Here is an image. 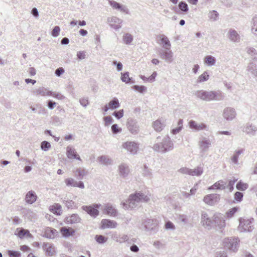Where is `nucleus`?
I'll list each match as a JSON object with an SVG mask.
<instances>
[{
    "label": "nucleus",
    "instance_id": "f257e3e1",
    "mask_svg": "<svg viewBox=\"0 0 257 257\" xmlns=\"http://www.w3.org/2000/svg\"><path fill=\"white\" fill-rule=\"evenodd\" d=\"M174 148L173 141L169 136H166L162 139L160 137L157 138L152 149L156 152L165 154L173 150Z\"/></svg>",
    "mask_w": 257,
    "mask_h": 257
},
{
    "label": "nucleus",
    "instance_id": "f03ea898",
    "mask_svg": "<svg viewBox=\"0 0 257 257\" xmlns=\"http://www.w3.org/2000/svg\"><path fill=\"white\" fill-rule=\"evenodd\" d=\"M194 95L203 101H221L224 99L225 95L220 90L212 91L199 90L195 92Z\"/></svg>",
    "mask_w": 257,
    "mask_h": 257
},
{
    "label": "nucleus",
    "instance_id": "7ed1b4c3",
    "mask_svg": "<svg viewBox=\"0 0 257 257\" xmlns=\"http://www.w3.org/2000/svg\"><path fill=\"white\" fill-rule=\"evenodd\" d=\"M149 200L150 197L145 194L136 192L130 195L128 199L123 203V206L126 209H133L140 205L141 202H147Z\"/></svg>",
    "mask_w": 257,
    "mask_h": 257
},
{
    "label": "nucleus",
    "instance_id": "20e7f679",
    "mask_svg": "<svg viewBox=\"0 0 257 257\" xmlns=\"http://www.w3.org/2000/svg\"><path fill=\"white\" fill-rule=\"evenodd\" d=\"M239 221V224L238 226V230L240 232H251L254 229L253 218L246 219L240 218Z\"/></svg>",
    "mask_w": 257,
    "mask_h": 257
},
{
    "label": "nucleus",
    "instance_id": "39448f33",
    "mask_svg": "<svg viewBox=\"0 0 257 257\" xmlns=\"http://www.w3.org/2000/svg\"><path fill=\"white\" fill-rule=\"evenodd\" d=\"M146 231L156 233L159 230V222L157 219L147 218L143 222Z\"/></svg>",
    "mask_w": 257,
    "mask_h": 257
},
{
    "label": "nucleus",
    "instance_id": "423d86ee",
    "mask_svg": "<svg viewBox=\"0 0 257 257\" xmlns=\"http://www.w3.org/2000/svg\"><path fill=\"white\" fill-rule=\"evenodd\" d=\"M238 242L237 238L227 237L223 239V244L225 248L235 252L237 250Z\"/></svg>",
    "mask_w": 257,
    "mask_h": 257
},
{
    "label": "nucleus",
    "instance_id": "0eeeda50",
    "mask_svg": "<svg viewBox=\"0 0 257 257\" xmlns=\"http://www.w3.org/2000/svg\"><path fill=\"white\" fill-rule=\"evenodd\" d=\"M178 172L190 176H200L203 173V168L201 166H197L194 169H191L187 167H182L178 170Z\"/></svg>",
    "mask_w": 257,
    "mask_h": 257
},
{
    "label": "nucleus",
    "instance_id": "6e6552de",
    "mask_svg": "<svg viewBox=\"0 0 257 257\" xmlns=\"http://www.w3.org/2000/svg\"><path fill=\"white\" fill-rule=\"evenodd\" d=\"M126 127L129 132L132 134H138L140 131V125L137 120L132 118H129L126 122Z\"/></svg>",
    "mask_w": 257,
    "mask_h": 257
},
{
    "label": "nucleus",
    "instance_id": "1a4fd4ad",
    "mask_svg": "<svg viewBox=\"0 0 257 257\" xmlns=\"http://www.w3.org/2000/svg\"><path fill=\"white\" fill-rule=\"evenodd\" d=\"M159 55L161 59L168 63H171L174 61L173 53L170 49L161 50Z\"/></svg>",
    "mask_w": 257,
    "mask_h": 257
},
{
    "label": "nucleus",
    "instance_id": "9d476101",
    "mask_svg": "<svg viewBox=\"0 0 257 257\" xmlns=\"http://www.w3.org/2000/svg\"><path fill=\"white\" fill-rule=\"evenodd\" d=\"M236 115V112L234 108L231 107H225L223 111L222 116L227 121L233 120Z\"/></svg>",
    "mask_w": 257,
    "mask_h": 257
},
{
    "label": "nucleus",
    "instance_id": "9b49d317",
    "mask_svg": "<svg viewBox=\"0 0 257 257\" xmlns=\"http://www.w3.org/2000/svg\"><path fill=\"white\" fill-rule=\"evenodd\" d=\"M220 195L217 194H211L206 195L203 199L204 202L209 205H214L219 202Z\"/></svg>",
    "mask_w": 257,
    "mask_h": 257
},
{
    "label": "nucleus",
    "instance_id": "f8f14e48",
    "mask_svg": "<svg viewBox=\"0 0 257 257\" xmlns=\"http://www.w3.org/2000/svg\"><path fill=\"white\" fill-rule=\"evenodd\" d=\"M122 147L133 155L137 153L139 149V145L135 142H126L122 144Z\"/></svg>",
    "mask_w": 257,
    "mask_h": 257
},
{
    "label": "nucleus",
    "instance_id": "ddd939ff",
    "mask_svg": "<svg viewBox=\"0 0 257 257\" xmlns=\"http://www.w3.org/2000/svg\"><path fill=\"white\" fill-rule=\"evenodd\" d=\"M100 206L99 204H95L93 206H83L82 209L87 212L91 216L96 217L99 214V211L97 210Z\"/></svg>",
    "mask_w": 257,
    "mask_h": 257
},
{
    "label": "nucleus",
    "instance_id": "4468645a",
    "mask_svg": "<svg viewBox=\"0 0 257 257\" xmlns=\"http://www.w3.org/2000/svg\"><path fill=\"white\" fill-rule=\"evenodd\" d=\"M213 224L220 229H223L226 225L224 217L222 214H216L213 216Z\"/></svg>",
    "mask_w": 257,
    "mask_h": 257
},
{
    "label": "nucleus",
    "instance_id": "2eb2a0df",
    "mask_svg": "<svg viewBox=\"0 0 257 257\" xmlns=\"http://www.w3.org/2000/svg\"><path fill=\"white\" fill-rule=\"evenodd\" d=\"M122 20L116 17L113 16L107 18V22L111 28L115 30H118L121 28L120 24L122 23Z\"/></svg>",
    "mask_w": 257,
    "mask_h": 257
},
{
    "label": "nucleus",
    "instance_id": "dca6fc26",
    "mask_svg": "<svg viewBox=\"0 0 257 257\" xmlns=\"http://www.w3.org/2000/svg\"><path fill=\"white\" fill-rule=\"evenodd\" d=\"M201 223L206 228L210 229L213 224V220H212L209 217L208 214L205 212H202L201 213Z\"/></svg>",
    "mask_w": 257,
    "mask_h": 257
},
{
    "label": "nucleus",
    "instance_id": "f3484780",
    "mask_svg": "<svg viewBox=\"0 0 257 257\" xmlns=\"http://www.w3.org/2000/svg\"><path fill=\"white\" fill-rule=\"evenodd\" d=\"M130 168L128 165L125 163H121L118 167V172L120 177L125 178L130 173Z\"/></svg>",
    "mask_w": 257,
    "mask_h": 257
},
{
    "label": "nucleus",
    "instance_id": "a211bd4d",
    "mask_svg": "<svg viewBox=\"0 0 257 257\" xmlns=\"http://www.w3.org/2000/svg\"><path fill=\"white\" fill-rule=\"evenodd\" d=\"M66 185L68 187H77L81 189L84 188V183L82 181L77 182L72 178H67L64 180Z\"/></svg>",
    "mask_w": 257,
    "mask_h": 257
},
{
    "label": "nucleus",
    "instance_id": "6ab92c4d",
    "mask_svg": "<svg viewBox=\"0 0 257 257\" xmlns=\"http://www.w3.org/2000/svg\"><path fill=\"white\" fill-rule=\"evenodd\" d=\"M227 36L229 40L233 43H237L240 42V35L234 29H229L227 33Z\"/></svg>",
    "mask_w": 257,
    "mask_h": 257
},
{
    "label": "nucleus",
    "instance_id": "aec40b11",
    "mask_svg": "<svg viewBox=\"0 0 257 257\" xmlns=\"http://www.w3.org/2000/svg\"><path fill=\"white\" fill-rule=\"evenodd\" d=\"M166 126V120L161 118L155 120L153 123L154 130L158 132L162 131Z\"/></svg>",
    "mask_w": 257,
    "mask_h": 257
},
{
    "label": "nucleus",
    "instance_id": "412c9836",
    "mask_svg": "<svg viewBox=\"0 0 257 257\" xmlns=\"http://www.w3.org/2000/svg\"><path fill=\"white\" fill-rule=\"evenodd\" d=\"M160 41V44L165 49H170L171 47V44L168 38L164 34L160 35L158 36Z\"/></svg>",
    "mask_w": 257,
    "mask_h": 257
},
{
    "label": "nucleus",
    "instance_id": "4be33fe9",
    "mask_svg": "<svg viewBox=\"0 0 257 257\" xmlns=\"http://www.w3.org/2000/svg\"><path fill=\"white\" fill-rule=\"evenodd\" d=\"M189 127L196 131H200L205 130L207 127V125L203 123H198L194 120H191L189 122Z\"/></svg>",
    "mask_w": 257,
    "mask_h": 257
},
{
    "label": "nucleus",
    "instance_id": "5701e85b",
    "mask_svg": "<svg viewBox=\"0 0 257 257\" xmlns=\"http://www.w3.org/2000/svg\"><path fill=\"white\" fill-rule=\"evenodd\" d=\"M66 155L69 159H76L79 161H81L80 157L75 151V149L71 146H68L66 148Z\"/></svg>",
    "mask_w": 257,
    "mask_h": 257
},
{
    "label": "nucleus",
    "instance_id": "b1692460",
    "mask_svg": "<svg viewBox=\"0 0 257 257\" xmlns=\"http://www.w3.org/2000/svg\"><path fill=\"white\" fill-rule=\"evenodd\" d=\"M81 220V218L77 214H72L67 216L65 218V222L67 224H73L80 223Z\"/></svg>",
    "mask_w": 257,
    "mask_h": 257
},
{
    "label": "nucleus",
    "instance_id": "393cba45",
    "mask_svg": "<svg viewBox=\"0 0 257 257\" xmlns=\"http://www.w3.org/2000/svg\"><path fill=\"white\" fill-rule=\"evenodd\" d=\"M242 131L250 135H254L257 131V127L251 123H247L243 127Z\"/></svg>",
    "mask_w": 257,
    "mask_h": 257
},
{
    "label": "nucleus",
    "instance_id": "a878e982",
    "mask_svg": "<svg viewBox=\"0 0 257 257\" xmlns=\"http://www.w3.org/2000/svg\"><path fill=\"white\" fill-rule=\"evenodd\" d=\"M211 145V141L206 139L203 138L201 141L199 142V145L200 147V149L202 152H206L209 148L210 147Z\"/></svg>",
    "mask_w": 257,
    "mask_h": 257
},
{
    "label": "nucleus",
    "instance_id": "bb28decb",
    "mask_svg": "<svg viewBox=\"0 0 257 257\" xmlns=\"http://www.w3.org/2000/svg\"><path fill=\"white\" fill-rule=\"evenodd\" d=\"M101 223L102 228H114L117 226L115 221L107 219H102Z\"/></svg>",
    "mask_w": 257,
    "mask_h": 257
},
{
    "label": "nucleus",
    "instance_id": "cd10ccee",
    "mask_svg": "<svg viewBox=\"0 0 257 257\" xmlns=\"http://www.w3.org/2000/svg\"><path fill=\"white\" fill-rule=\"evenodd\" d=\"M42 247L48 256H53L56 253L55 247L51 243H44Z\"/></svg>",
    "mask_w": 257,
    "mask_h": 257
},
{
    "label": "nucleus",
    "instance_id": "c85d7f7f",
    "mask_svg": "<svg viewBox=\"0 0 257 257\" xmlns=\"http://www.w3.org/2000/svg\"><path fill=\"white\" fill-rule=\"evenodd\" d=\"M74 175L79 180L83 179V177L88 174V172L82 168H77L73 171Z\"/></svg>",
    "mask_w": 257,
    "mask_h": 257
},
{
    "label": "nucleus",
    "instance_id": "c756f323",
    "mask_svg": "<svg viewBox=\"0 0 257 257\" xmlns=\"http://www.w3.org/2000/svg\"><path fill=\"white\" fill-rule=\"evenodd\" d=\"M226 187V182L220 180L208 188L209 190H224Z\"/></svg>",
    "mask_w": 257,
    "mask_h": 257
},
{
    "label": "nucleus",
    "instance_id": "7c9ffc66",
    "mask_svg": "<svg viewBox=\"0 0 257 257\" xmlns=\"http://www.w3.org/2000/svg\"><path fill=\"white\" fill-rule=\"evenodd\" d=\"M37 198V196L35 192L33 191H29L26 195V202L29 204H33L34 203Z\"/></svg>",
    "mask_w": 257,
    "mask_h": 257
},
{
    "label": "nucleus",
    "instance_id": "2f4dec72",
    "mask_svg": "<svg viewBox=\"0 0 257 257\" xmlns=\"http://www.w3.org/2000/svg\"><path fill=\"white\" fill-rule=\"evenodd\" d=\"M57 233V231L56 229L48 227L45 229L43 236L48 238H54Z\"/></svg>",
    "mask_w": 257,
    "mask_h": 257
},
{
    "label": "nucleus",
    "instance_id": "473e14b6",
    "mask_svg": "<svg viewBox=\"0 0 257 257\" xmlns=\"http://www.w3.org/2000/svg\"><path fill=\"white\" fill-rule=\"evenodd\" d=\"M109 3L113 9L119 10L121 12L127 13V9L126 8V7L121 5L116 2L113 1H109Z\"/></svg>",
    "mask_w": 257,
    "mask_h": 257
},
{
    "label": "nucleus",
    "instance_id": "72a5a7b5",
    "mask_svg": "<svg viewBox=\"0 0 257 257\" xmlns=\"http://www.w3.org/2000/svg\"><path fill=\"white\" fill-rule=\"evenodd\" d=\"M60 232L64 237H67L73 235L75 230L71 227H62L60 229Z\"/></svg>",
    "mask_w": 257,
    "mask_h": 257
},
{
    "label": "nucleus",
    "instance_id": "f704fd0d",
    "mask_svg": "<svg viewBox=\"0 0 257 257\" xmlns=\"http://www.w3.org/2000/svg\"><path fill=\"white\" fill-rule=\"evenodd\" d=\"M51 93V91L43 87H40L34 91V94L36 95H40L43 96H50Z\"/></svg>",
    "mask_w": 257,
    "mask_h": 257
},
{
    "label": "nucleus",
    "instance_id": "c9c22d12",
    "mask_svg": "<svg viewBox=\"0 0 257 257\" xmlns=\"http://www.w3.org/2000/svg\"><path fill=\"white\" fill-rule=\"evenodd\" d=\"M244 152V149L243 148L236 150L234 151L233 155L231 158L232 162L235 164H238V157L239 156L242 154Z\"/></svg>",
    "mask_w": 257,
    "mask_h": 257
},
{
    "label": "nucleus",
    "instance_id": "e433bc0d",
    "mask_svg": "<svg viewBox=\"0 0 257 257\" xmlns=\"http://www.w3.org/2000/svg\"><path fill=\"white\" fill-rule=\"evenodd\" d=\"M105 212L107 215L115 217L117 215V210L112 205H107L105 207Z\"/></svg>",
    "mask_w": 257,
    "mask_h": 257
},
{
    "label": "nucleus",
    "instance_id": "4c0bfd02",
    "mask_svg": "<svg viewBox=\"0 0 257 257\" xmlns=\"http://www.w3.org/2000/svg\"><path fill=\"white\" fill-rule=\"evenodd\" d=\"M251 32L254 36H257V15L253 17L251 21Z\"/></svg>",
    "mask_w": 257,
    "mask_h": 257
},
{
    "label": "nucleus",
    "instance_id": "58836bf2",
    "mask_svg": "<svg viewBox=\"0 0 257 257\" xmlns=\"http://www.w3.org/2000/svg\"><path fill=\"white\" fill-rule=\"evenodd\" d=\"M99 163L107 166L112 164V160L107 156H101L98 158Z\"/></svg>",
    "mask_w": 257,
    "mask_h": 257
},
{
    "label": "nucleus",
    "instance_id": "ea45409f",
    "mask_svg": "<svg viewBox=\"0 0 257 257\" xmlns=\"http://www.w3.org/2000/svg\"><path fill=\"white\" fill-rule=\"evenodd\" d=\"M142 175L147 177L149 179H152L153 177L152 171L146 165H144L142 171Z\"/></svg>",
    "mask_w": 257,
    "mask_h": 257
},
{
    "label": "nucleus",
    "instance_id": "a19ab883",
    "mask_svg": "<svg viewBox=\"0 0 257 257\" xmlns=\"http://www.w3.org/2000/svg\"><path fill=\"white\" fill-rule=\"evenodd\" d=\"M204 62L209 66H212L215 65L216 59L211 55H207L204 58Z\"/></svg>",
    "mask_w": 257,
    "mask_h": 257
},
{
    "label": "nucleus",
    "instance_id": "79ce46f5",
    "mask_svg": "<svg viewBox=\"0 0 257 257\" xmlns=\"http://www.w3.org/2000/svg\"><path fill=\"white\" fill-rule=\"evenodd\" d=\"M246 70L254 76H257V65L254 63L250 62L247 67Z\"/></svg>",
    "mask_w": 257,
    "mask_h": 257
},
{
    "label": "nucleus",
    "instance_id": "37998d69",
    "mask_svg": "<svg viewBox=\"0 0 257 257\" xmlns=\"http://www.w3.org/2000/svg\"><path fill=\"white\" fill-rule=\"evenodd\" d=\"M109 107V108L111 109H115L118 108L120 106V103L119 102L118 99L114 97L111 100H110L108 103L107 104Z\"/></svg>",
    "mask_w": 257,
    "mask_h": 257
},
{
    "label": "nucleus",
    "instance_id": "c03bdc74",
    "mask_svg": "<svg viewBox=\"0 0 257 257\" xmlns=\"http://www.w3.org/2000/svg\"><path fill=\"white\" fill-rule=\"evenodd\" d=\"M133 39V36L130 33H125L122 36L123 42L126 45H130Z\"/></svg>",
    "mask_w": 257,
    "mask_h": 257
},
{
    "label": "nucleus",
    "instance_id": "a18cd8bd",
    "mask_svg": "<svg viewBox=\"0 0 257 257\" xmlns=\"http://www.w3.org/2000/svg\"><path fill=\"white\" fill-rule=\"evenodd\" d=\"M63 203L65 205L66 207L68 209H69V208L72 209L73 207H75V202L67 197H65L63 198Z\"/></svg>",
    "mask_w": 257,
    "mask_h": 257
},
{
    "label": "nucleus",
    "instance_id": "49530a36",
    "mask_svg": "<svg viewBox=\"0 0 257 257\" xmlns=\"http://www.w3.org/2000/svg\"><path fill=\"white\" fill-rule=\"evenodd\" d=\"M209 75L207 71H204L201 75H200L197 80V83H200L208 80Z\"/></svg>",
    "mask_w": 257,
    "mask_h": 257
},
{
    "label": "nucleus",
    "instance_id": "de8ad7c7",
    "mask_svg": "<svg viewBox=\"0 0 257 257\" xmlns=\"http://www.w3.org/2000/svg\"><path fill=\"white\" fill-rule=\"evenodd\" d=\"M50 210L55 214L60 215L61 214V206L59 204H55L50 206Z\"/></svg>",
    "mask_w": 257,
    "mask_h": 257
},
{
    "label": "nucleus",
    "instance_id": "09e8293b",
    "mask_svg": "<svg viewBox=\"0 0 257 257\" xmlns=\"http://www.w3.org/2000/svg\"><path fill=\"white\" fill-rule=\"evenodd\" d=\"M121 80L122 82L126 83L130 82L134 83V81H132V78L129 77V73L128 72H126L124 73H121Z\"/></svg>",
    "mask_w": 257,
    "mask_h": 257
},
{
    "label": "nucleus",
    "instance_id": "8fccbe9b",
    "mask_svg": "<svg viewBox=\"0 0 257 257\" xmlns=\"http://www.w3.org/2000/svg\"><path fill=\"white\" fill-rule=\"evenodd\" d=\"M248 187V185L247 183H243L241 181H239L237 182L236 188L237 190L240 191H245Z\"/></svg>",
    "mask_w": 257,
    "mask_h": 257
},
{
    "label": "nucleus",
    "instance_id": "3c124183",
    "mask_svg": "<svg viewBox=\"0 0 257 257\" xmlns=\"http://www.w3.org/2000/svg\"><path fill=\"white\" fill-rule=\"evenodd\" d=\"M178 7L183 13L186 14L188 12L189 8L188 5L185 2L183 1L180 2L178 5Z\"/></svg>",
    "mask_w": 257,
    "mask_h": 257
},
{
    "label": "nucleus",
    "instance_id": "603ef678",
    "mask_svg": "<svg viewBox=\"0 0 257 257\" xmlns=\"http://www.w3.org/2000/svg\"><path fill=\"white\" fill-rule=\"evenodd\" d=\"M246 52L252 57L253 59H257V52L254 48L251 47L247 48Z\"/></svg>",
    "mask_w": 257,
    "mask_h": 257
},
{
    "label": "nucleus",
    "instance_id": "864d4df0",
    "mask_svg": "<svg viewBox=\"0 0 257 257\" xmlns=\"http://www.w3.org/2000/svg\"><path fill=\"white\" fill-rule=\"evenodd\" d=\"M238 210L239 208L236 207L229 209L226 212V217L228 219L231 218Z\"/></svg>",
    "mask_w": 257,
    "mask_h": 257
},
{
    "label": "nucleus",
    "instance_id": "5fc2aeb1",
    "mask_svg": "<svg viewBox=\"0 0 257 257\" xmlns=\"http://www.w3.org/2000/svg\"><path fill=\"white\" fill-rule=\"evenodd\" d=\"M176 219L178 222H182L185 224L187 223L188 221V217L185 214H177Z\"/></svg>",
    "mask_w": 257,
    "mask_h": 257
},
{
    "label": "nucleus",
    "instance_id": "6e6d98bb",
    "mask_svg": "<svg viewBox=\"0 0 257 257\" xmlns=\"http://www.w3.org/2000/svg\"><path fill=\"white\" fill-rule=\"evenodd\" d=\"M116 241L119 243H122L128 240V236L126 234H119L116 237Z\"/></svg>",
    "mask_w": 257,
    "mask_h": 257
},
{
    "label": "nucleus",
    "instance_id": "4d7b16f0",
    "mask_svg": "<svg viewBox=\"0 0 257 257\" xmlns=\"http://www.w3.org/2000/svg\"><path fill=\"white\" fill-rule=\"evenodd\" d=\"M218 13L216 11H212L208 13V17L211 21H216L218 17Z\"/></svg>",
    "mask_w": 257,
    "mask_h": 257
},
{
    "label": "nucleus",
    "instance_id": "13d9d810",
    "mask_svg": "<svg viewBox=\"0 0 257 257\" xmlns=\"http://www.w3.org/2000/svg\"><path fill=\"white\" fill-rule=\"evenodd\" d=\"M133 88L136 91H137L142 93L146 92L147 90V87L144 85H134L133 86Z\"/></svg>",
    "mask_w": 257,
    "mask_h": 257
},
{
    "label": "nucleus",
    "instance_id": "bf43d9fd",
    "mask_svg": "<svg viewBox=\"0 0 257 257\" xmlns=\"http://www.w3.org/2000/svg\"><path fill=\"white\" fill-rule=\"evenodd\" d=\"M26 234H28V235H31L28 230H25L23 228L20 229V230H19L18 233H17V235L21 238L24 237Z\"/></svg>",
    "mask_w": 257,
    "mask_h": 257
},
{
    "label": "nucleus",
    "instance_id": "052dcab7",
    "mask_svg": "<svg viewBox=\"0 0 257 257\" xmlns=\"http://www.w3.org/2000/svg\"><path fill=\"white\" fill-rule=\"evenodd\" d=\"M96 241L99 243H103L105 242L107 238L102 235H96L95 237Z\"/></svg>",
    "mask_w": 257,
    "mask_h": 257
},
{
    "label": "nucleus",
    "instance_id": "680f3d73",
    "mask_svg": "<svg viewBox=\"0 0 257 257\" xmlns=\"http://www.w3.org/2000/svg\"><path fill=\"white\" fill-rule=\"evenodd\" d=\"M50 96H52L55 98L62 100L65 98V97L62 95L61 93L56 92H52L51 91Z\"/></svg>",
    "mask_w": 257,
    "mask_h": 257
},
{
    "label": "nucleus",
    "instance_id": "e2e57ef3",
    "mask_svg": "<svg viewBox=\"0 0 257 257\" xmlns=\"http://www.w3.org/2000/svg\"><path fill=\"white\" fill-rule=\"evenodd\" d=\"M50 148L51 145L47 141H44L41 144V149L44 151H47Z\"/></svg>",
    "mask_w": 257,
    "mask_h": 257
},
{
    "label": "nucleus",
    "instance_id": "0e129e2a",
    "mask_svg": "<svg viewBox=\"0 0 257 257\" xmlns=\"http://www.w3.org/2000/svg\"><path fill=\"white\" fill-rule=\"evenodd\" d=\"M111 131L113 134H117L121 133L122 129L118 127L117 124H113L111 126Z\"/></svg>",
    "mask_w": 257,
    "mask_h": 257
},
{
    "label": "nucleus",
    "instance_id": "69168bd1",
    "mask_svg": "<svg viewBox=\"0 0 257 257\" xmlns=\"http://www.w3.org/2000/svg\"><path fill=\"white\" fill-rule=\"evenodd\" d=\"M243 194L242 193L237 191L234 195V199L236 202H240L242 200Z\"/></svg>",
    "mask_w": 257,
    "mask_h": 257
},
{
    "label": "nucleus",
    "instance_id": "338daca9",
    "mask_svg": "<svg viewBox=\"0 0 257 257\" xmlns=\"http://www.w3.org/2000/svg\"><path fill=\"white\" fill-rule=\"evenodd\" d=\"M60 32V28L59 26H55L51 32V35L54 37L59 36Z\"/></svg>",
    "mask_w": 257,
    "mask_h": 257
},
{
    "label": "nucleus",
    "instance_id": "774afa93",
    "mask_svg": "<svg viewBox=\"0 0 257 257\" xmlns=\"http://www.w3.org/2000/svg\"><path fill=\"white\" fill-rule=\"evenodd\" d=\"M8 254L10 257H21L20 252L14 250H9Z\"/></svg>",
    "mask_w": 257,
    "mask_h": 257
}]
</instances>
